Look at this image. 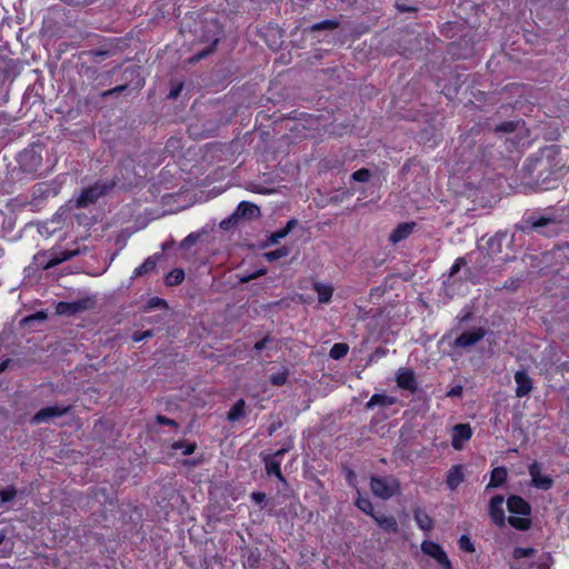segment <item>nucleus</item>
<instances>
[{
	"label": "nucleus",
	"instance_id": "obj_1",
	"mask_svg": "<svg viewBox=\"0 0 569 569\" xmlns=\"http://www.w3.org/2000/svg\"><path fill=\"white\" fill-rule=\"evenodd\" d=\"M558 224L559 221L555 217L541 216L536 218L530 216L523 220L522 224L517 226V228L522 232L529 233L537 231L541 234L551 237L558 233Z\"/></svg>",
	"mask_w": 569,
	"mask_h": 569
},
{
	"label": "nucleus",
	"instance_id": "obj_2",
	"mask_svg": "<svg viewBox=\"0 0 569 569\" xmlns=\"http://www.w3.org/2000/svg\"><path fill=\"white\" fill-rule=\"evenodd\" d=\"M113 181H97L92 186L83 189L76 200L77 208H87L96 203L99 198L107 194L114 188Z\"/></svg>",
	"mask_w": 569,
	"mask_h": 569
},
{
	"label": "nucleus",
	"instance_id": "obj_3",
	"mask_svg": "<svg viewBox=\"0 0 569 569\" xmlns=\"http://www.w3.org/2000/svg\"><path fill=\"white\" fill-rule=\"evenodd\" d=\"M370 490L373 496L388 500L400 490V483L397 478L392 476L378 477L373 476L370 479Z\"/></svg>",
	"mask_w": 569,
	"mask_h": 569
},
{
	"label": "nucleus",
	"instance_id": "obj_4",
	"mask_svg": "<svg viewBox=\"0 0 569 569\" xmlns=\"http://www.w3.org/2000/svg\"><path fill=\"white\" fill-rule=\"evenodd\" d=\"M292 448V440H289L288 445L279 450H277L273 455H261L262 460L264 462V469L268 476H276L280 481L284 482V477L281 472V459L286 452H288Z\"/></svg>",
	"mask_w": 569,
	"mask_h": 569
},
{
	"label": "nucleus",
	"instance_id": "obj_5",
	"mask_svg": "<svg viewBox=\"0 0 569 569\" xmlns=\"http://www.w3.org/2000/svg\"><path fill=\"white\" fill-rule=\"evenodd\" d=\"M41 147H42V144H33L29 148H26L19 154L18 160L24 171L36 172L41 168V166H42Z\"/></svg>",
	"mask_w": 569,
	"mask_h": 569
},
{
	"label": "nucleus",
	"instance_id": "obj_6",
	"mask_svg": "<svg viewBox=\"0 0 569 569\" xmlns=\"http://www.w3.org/2000/svg\"><path fill=\"white\" fill-rule=\"evenodd\" d=\"M96 300L92 297H84L79 300L70 302H59L57 306V313L61 316H73L83 311L93 309Z\"/></svg>",
	"mask_w": 569,
	"mask_h": 569
},
{
	"label": "nucleus",
	"instance_id": "obj_7",
	"mask_svg": "<svg viewBox=\"0 0 569 569\" xmlns=\"http://www.w3.org/2000/svg\"><path fill=\"white\" fill-rule=\"evenodd\" d=\"M421 550L423 553L433 558L441 566L442 569H452L451 561L449 560L446 551L439 543L431 540H425L421 543Z\"/></svg>",
	"mask_w": 569,
	"mask_h": 569
},
{
	"label": "nucleus",
	"instance_id": "obj_8",
	"mask_svg": "<svg viewBox=\"0 0 569 569\" xmlns=\"http://www.w3.org/2000/svg\"><path fill=\"white\" fill-rule=\"evenodd\" d=\"M71 410V406L56 405L51 407L41 408L32 418V425L48 422L53 418H59L67 415Z\"/></svg>",
	"mask_w": 569,
	"mask_h": 569
},
{
	"label": "nucleus",
	"instance_id": "obj_9",
	"mask_svg": "<svg viewBox=\"0 0 569 569\" xmlns=\"http://www.w3.org/2000/svg\"><path fill=\"white\" fill-rule=\"evenodd\" d=\"M487 331L486 329L479 327L473 330L463 331L456 340L455 346L458 348H468L471 346L477 345L479 341H481Z\"/></svg>",
	"mask_w": 569,
	"mask_h": 569
},
{
	"label": "nucleus",
	"instance_id": "obj_10",
	"mask_svg": "<svg viewBox=\"0 0 569 569\" xmlns=\"http://www.w3.org/2000/svg\"><path fill=\"white\" fill-rule=\"evenodd\" d=\"M529 475L531 477V482L536 488L548 490L553 485L551 477L543 476L541 473V466L537 461L529 466Z\"/></svg>",
	"mask_w": 569,
	"mask_h": 569
},
{
	"label": "nucleus",
	"instance_id": "obj_11",
	"mask_svg": "<svg viewBox=\"0 0 569 569\" xmlns=\"http://www.w3.org/2000/svg\"><path fill=\"white\" fill-rule=\"evenodd\" d=\"M472 436V429L468 423L456 425L452 429L451 445L456 450H461L463 442L468 441Z\"/></svg>",
	"mask_w": 569,
	"mask_h": 569
},
{
	"label": "nucleus",
	"instance_id": "obj_12",
	"mask_svg": "<svg viewBox=\"0 0 569 569\" xmlns=\"http://www.w3.org/2000/svg\"><path fill=\"white\" fill-rule=\"evenodd\" d=\"M503 502L505 499L500 495L492 497L489 501V516L498 527L505 526Z\"/></svg>",
	"mask_w": 569,
	"mask_h": 569
},
{
	"label": "nucleus",
	"instance_id": "obj_13",
	"mask_svg": "<svg viewBox=\"0 0 569 569\" xmlns=\"http://www.w3.org/2000/svg\"><path fill=\"white\" fill-rule=\"evenodd\" d=\"M515 381L517 385L516 388V396L519 398L526 397L530 393L532 390L533 383L532 379L529 377V375L523 371L519 370L515 373Z\"/></svg>",
	"mask_w": 569,
	"mask_h": 569
},
{
	"label": "nucleus",
	"instance_id": "obj_14",
	"mask_svg": "<svg viewBox=\"0 0 569 569\" xmlns=\"http://www.w3.org/2000/svg\"><path fill=\"white\" fill-rule=\"evenodd\" d=\"M397 385L405 390L415 392L417 390L416 376L412 370L400 368L397 372Z\"/></svg>",
	"mask_w": 569,
	"mask_h": 569
},
{
	"label": "nucleus",
	"instance_id": "obj_15",
	"mask_svg": "<svg viewBox=\"0 0 569 569\" xmlns=\"http://www.w3.org/2000/svg\"><path fill=\"white\" fill-rule=\"evenodd\" d=\"M508 510L512 515L529 516V503L519 496H511L507 501Z\"/></svg>",
	"mask_w": 569,
	"mask_h": 569
},
{
	"label": "nucleus",
	"instance_id": "obj_16",
	"mask_svg": "<svg viewBox=\"0 0 569 569\" xmlns=\"http://www.w3.org/2000/svg\"><path fill=\"white\" fill-rule=\"evenodd\" d=\"M234 212L238 219H252L258 218L260 216L259 207L248 201L240 202Z\"/></svg>",
	"mask_w": 569,
	"mask_h": 569
},
{
	"label": "nucleus",
	"instance_id": "obj_17",
	"mask_svg": "<svg viewBox=\"0 0 569 569\" xmlns=\"http://www.w3.org/2000/svg\"><path fill=\"white\" fill-rule=\"evenodd\" d=\"M415 223L411 222V223H401L399 224L391 233H390V237H389V240L392 242V243H398L405 239H407L411 232L413 231V228H415Z\"/></svg>",
	"mask_w": 569,
	"mask_h": 569
},
{
	"label": "nucleus",
	"instance_id": "obj_18",
	"mask_svg": "<svg viewBox=\"0 0 569 569\" xmlns=\"http://www.w3.org/2000/svg\"><path fill=\"white\" fill-rule=\"evenodd\" d=\"M463 478L462 467L460 465H456L448 471L446 479L447 486L451 490H456L457 487L463 481Z\"/></svg>",
	"mask_w": 569,
	"mask_h": 569
},
{
	"label": "nucleus",
	"instance_id": "obj_19",
	"mask_svg": "<svg viewBox=\"0 0 569 569\" xmlns=\"http://www.w3.org/2000/svg\"><path fill=\"white\" fill-rule=\"evenodd\" d=\"M507 469L505 467H497L491 471L490 481L487 486V490L490 488H497L502 486L507 480Z\"/></svg>",
	"mask_w": 569,
	"mask_h": 569
},
{
	"label": "nucleus",
	"instance_id": "obj_20",
	"mask_svg": "<svg viewBox=\"0 0 569 569\" xmlns=\"http://www.w3.org/2000/svg\"><path fill=\"white\" fill-rule=\"evenodd\" d=\"M413 518L418 527L423 531H431L433 528V520L422 509L413 511Z\"/></svg>",
	"mask_w": 569,
	"mask_h": 569
},
{
	"label": "nucleus",
	"instance_id": "obj_21",
	"mask_svg": "<svg viewBox=\"0 0 569 569\" xmlns=\"http://www.w3.org/2000/svg\"><path fill=\"white\" fill-rule=\"evenodd\" d=\"M372 518L378 523V526L380 528H382L383 530L392 531V532L398 531V523H397V520L395 519V517L386 516V515H379V516L375 515Z\"/></svg>",
	"mask_w": 569,
	"mask_h": 569
},
{
	"label": "nucleus",
	"instance_id": "obj_22",
	"mask_svg": "<svg viewBox=\"0 0 569 569\" xmlns=\"http://www.w3.org/2000/svg\"><path fill=\"white\" fill-rule=\"evenodd\" d=\"M79 254V250H64L59 253H56L47 263L46 269L58 266L67 260Z\"/></svg>",
	"mask_w": 569,
	"mask_h": 569
},
{
	"label": "nucleus",
	"instance_id": "obj_23",
	"mask_svg": "<svg viewBox=\"0 0 569 569\" xmlns=\"http://www.w3.org/2000/svg\"><path fill=\"white\" fill-rule=\"evenodd\" d=\"M244 408L246 402L243 399H239L233 403V406L230 408L228 412V420L230 421H238L239 419L244 417Z\"/></svg>",
	"mask_w": 569,
	"mask_h": 569
},
{
	"label": "nucleus",
	"instance_id": "obj_24",
	"mask_svg": "<svg viewBox=\"0 0 569 569\" xmlns=\"http://www.w3.org/2000/svg\"><path fill=\"white\" fill-rule=\"evenodd\" d=\"M315 290L318 293V300L320 303H328L332 296V288L328 284L316 283Z\"/></svg>",
	"mask_w": 569,
	"mask_h": 569
},
{
	"label": "nucleus",
	"instance_id": "obj_25",
	"mask_svg": "<svg viewBox=\"0 0 569 569\" xmlns=\"http://www.w3.org/2000/svg\"><path fill=\"white\" fill-rule=\"evenodd\" d=\"M184 279V271L182 269H173L166 276V284L169 287L181 283Z\"/></svg>",
	"mask_w": 569,
	"mask_h": 569
},
{
	"label": "nucleus",
	"instance_id": "obj_26",
	"mask_svg": "<svg viewBox=\"0 0 569 569\" xmlns=\"http://www.w3.org/2000/svg\"><path fill=\"white\" fill-rule=\"evenodd\" d=\"M156 260L152 257H149L144 260V262L134 269L133 276L134 277H141L143 274H147L156 269Z\"/></svg>",
	"mask_w": 569,
	"mask_h": 569
},
{
	"label": "nucleus",
	"instance_id": "obj_27",
	"mask_svg": "<svg viewBox=\"0 0 569 569\" xmlns=\"http://www.w3.org/2000/svg\"><path fill=\"white\" fill-rule=\"evenodd\" d=\"M510 526L518 530H527L530 527V519L527 517H517V516H510L508 519Z\"/></svg>",
	"mask_w": 569,
	"mask_h": 569
},
{
	"label": "nucleus",
	"instance_id": "obj_28",
	"mask_svg": "<svg viewBox=\"0 0 569 569\" xmlns=\"http://www.w3.org/2000/svg\"><path fill=\"white\" fill-rule=\"evenodd\" d=\"M395 402V400L386 395H379V393H376L373 395L370 400L368 401L367 403V407L368 408H372L373 406L376 405H381V406H390Z\"/></svg>",
	"mask_w": 569,
	"mask_h": 569
},
{
	"label": "nucleus",
	"instance_id": "obj_29",
	"mask_svg": "<svg viewBox=\"0 0 569 569\" xmlns=\"http://www.w3.org/2000/svg\"><path fill=\"white\" fill-rule=\"evenodd\" d=\"M17 489L13 486H8L3 489H0V503L7 505L17 497Z\"/></svg>",
	"mask_w": 569,
	"mask_h": 569
},
{
	"label": "nucleus",
	"instance_id": "obj_30",
	"mask_svg": "<svg viewBox=\"0 0 569 569\" xmlns=\"http://www.w3.org/2000/svg\"><path fill=\"white\" fill-rule=\"evenodd\" d=\"M349 347L346 343H335L330 349V357L335 360L343 358L348 353Z\"/></svg>",
	"mask_w": 569,
	"mask_h": 569
},
{
	"label": "nucleus",
	"instance_id": "obj_31",
	"mask_svg": "<svg viewBox=\"0 0 569 569\" xmlns=\"http://www.w3.org/2000/svg\"><path fill=\"white\" fill-rule=\"evenodd\" d=\"M356 506L365 513L375 516L373 506L369 498L359 496L356 500Z\"/></svg>",
	"mask_w": 569,
	"mask_h": 569
},
{
	"label": "nucleus",
	"instance_id": "obj_32",
	"mask_svg": "<svg viewBox=\"0 0 569 569\" xmlns=\"http://www.w3.org/2000/svg\"><path fill=\"white\" fill-rule=\"evenodd\" d=\"M288 369L283 368L281 371L270 376V382L277 387L283 386L288 380Z\"/></svg>",
	"mask_w": 569,
	"mask_h": 569
},
{
	"label": "nucleus",
	"instance_id": "obj_33",
	"mask_svg": "<svg viewBox=\"0 0 569 569\" xmlns=\"http://www.w3.org/2000/svg\"><path fill=\"white\" fill-rule=\"evenodd\" d=\"M289 252L290 251L287 247H281L277 250L266 252L263 256L268 261L272 262L280 258L287 257L289 254Z\"/></svg>",
	"mask_w": 569,
	"mask_h": 569
},
{
	"label": "nucleus",
	"instance_id": "obj_34",
	"mask_svg": "<svg viewBox=\"0 0 569 569\" xmlns=\"http://www.w3.org/2000/svg\"><path fill=\"white\" fill-rule=\"evenodd\" d=\"M339 23L336 20H323L321 22L315 23L311 26V31H321V30H333L338 28Z\"/></svg>",
	"mask_w": 569,
	"mask_h": 569
},
{
	"label": "nucleus",
	"instance_id": "obj_35",
	"mask_svg": "<svg viewBox=\"0 0 569 569\" xmlns=\"http://www.w3.org/2000/svg\"><path fill=\"white\" fill-rule=\"evenodd\" d=\"M536 549L517 547L513 549L512 556L515 559L530 558L535 556Z\"/></svg>",
	"mask_w": 569,
	"mask_h": 569
},
{
	"label": "nucleus",
	"instance_id": "obj_36",
	"mask_svg": "<svg viewBox=\"0 0 569 569\" xmlns=\"http://www.w3.org/2000/svg\"><path fill=\"white\" fill-rule=\"evenodd\" d=\"M458 543H459L460 549H462L463 551L475 552V546L468 536L462 535L459 538Z\"/></svg>",
	"mask_w": 569,
	"mask_h": 569
},
{
	"label": "nucleus",
	"instance_id": "obj_37",
	"mask_svg": "<svg viewBox=\"0 0 569 569\" xmlns=\"http://www.w3.org/2000/svg\"><path fill=\"white\" fill-rule=\"evenodd\" d=\"M351 178L358 182H367L370 178V171L366 168L359 169L352 173Z\"/></svg>",
	"mask_w": 569,
	"mask_h": 569
},
{
	"label": "nucleus",
	"instance_id": "obj_38",
	"mask_svg": "<svg viewBox=\"0 0 569 569\" xmlns=\"http://www.w3.org/2000/svg\"><path fill=\"white\" fill-rule=\"evenodd\" d=\"M287 236L288 234L286 233V231L283 229H280L268 237L266 246L277 244L281 239H283Z\"/></svg>",
	"mask_w": 569,
	"mask_h": 569
},
{
	"label": "nucleus",
	"instance_id": "obj_39",
	"mask_svg": "<svg viewBox=\"0 0 569 569\" xmlns=\"http://www.w3.org/2000/svg\"><path fill=\"white\" fill-rule=\"evenodd\" d=\"M198 240H199L198 233H190L180 242V248L188 249L191 246H193Z\"/></svg>",
	"mask_w": 569,
	"mask_h": 569
},
{
	"label": "nucleus",
	"instance_id": "obj_40",
	"mask_svg": "<svg viewBox=\"0 0 569 569\" xmlns=\"http://www.w3.org/2000/svg\"><path fill=\"white\" fill-rule=\"evenodd\" d=\"M148 308L149 309H164V308H167V302H166V300H163L161 298L154 297L148 301Z\"/></svg>",
	"mask_w": 569,
	"mask_h": 569
},
{
	"label": "nucleus",
	"instance_id": "obj_41",
	"mask_svg": "<svg viewBox=\"0 0 569 569\" xmlns=\"http://www.w3.org/2000/svg\"><path fill=\"white\" fill-rule=\"evenodd\" d=\"M173 449H182V453L187 456V455H191L194 452L196 443L192 442V443H188V445L183 446L182 442L178 441L173 445Z\"/></svg>",
	"mask_w": 569,
	"mask_h": 569
},
{
	"label": "nucleus",
	"instance_id": "obj_42",
	"mask_svg": "<svg viewBox=\"0 0 569 569\" xmlns=\"http://www.w3.org/2000/svg\"><path fill=\"white\" fill-rule=\"evenodd\" d=\"M519 122H505L498 127H496V131L498 132H512L519 126Z\"/></svg>",
	"mask_w": 569,
	"mask_h": 569
},
{
	"label": "nucleus",
	"instance_id": "obj_43",
	"mask_svg": "<svg viewBox=\"0 0 569 569\" xmlns=\"http://www.w3.org/2000/svg\"><path fill=\"white\" fill-rule=\"evenodd\" d=\"M238 221V217L236 216V212H233L230 217L223 219L220 222V228L223 230H228L231 226L236 224Z\"/></svg>",
	"mask_w": 569,
	"mask_h": 569
},
{
	"label": "nucleus",
	"instance_id": "obj_44",
	"mask_svg": "<svg viewBox=\"0 0 569 569\" xmlns=\"http://www.w3.org/2000/svg\"><path fill=\"white\" fill-rule=\"evenodd\" d=\"M466 264V260L465 258H458L455 263L451 266L450 268V271H449V276L450 277H453L455 274H457L461 267Z\"/></svg>",
	"mask_w": 569,
	"mask_h": 569
},
{
	"label": "nucleus",
	"instance_id": "obj_45",
	"mask_svg": "<svg viewBox=\"0 0 569 569\" xmlns=\"http://www.w3.org/2000/svg\"><path fill=\"white\" fill-rule=\"evenodd\" d=\"M264 273H266V269H263V268L259 269L253 273L241 277L240 282H242V283L249 282L250 280L257 279L260 276H263Z\"/></svg>",
	"mask_w": 569,
	"mask_h": 569
},
{
	"label": "nucleus",
	"instance_id": "obj_46",
	"mask_svg": "<svg viewBox=\"0 0 569 569\" xmlns=\"http://www.w3.org/2000/svg\"><path fill=\"white\" fill-rule=\"evenodd\" d=\"M156 420H157V422L159 425H166V426H171V427H177L178 426V423L174 420L169 419V418H167L164 416H161V415H158Z\"/></svg>",
	"mask_w": 569,
	"mask_h": 569
},
{
	"label": "nucleus",
	"instance_id": "obj_47",
	"mask_svg": "<svg viewBox=\"0 0 569 569\" xmlns=\"http://www.w3.org/2000/svg\"><path fill=\"white\" fill-rule=\"evenodd\" d=\"M251 499L257 505H260L266 500V493L261 491H254L251 493Z\"/></svg>",
	"mask_w": 569,
	"mask_h": 569
},
{
	"label": "nucleus",
	"instance_id": "obj_48",
	"mask_svg": "<svg viewBox=\"0 0 569 569\" xmlns=\"http://www.w3.org/2000/svg\"><path fill=\"white\" fill-rule=\"evenodd\" d=\"M270 336H266L263 339L259 340L254 343L253 349L256 351H261L267 347V343L270 341Z\"/></svg>",
	"mask_w": 569,
	"mask_h": 569
},
{
	"label": "nucleus",
	"instance_id": "obj_49",
	"mask_svg": "<svg viewBox=\"0 0 569 569\" xmlns=\"http://www.w3.org/2000/svg\"><path fill=\"white\" fill-rule=\"evenodd\" d=\"M518 286H519V280L510 279V280L506 281L503 287L506 289L516 290L518 288Z\"/></svg>",
	"mask_w": 569,
	"mask_h": 569
},
{
	"label": "nucleus",
	"instance_id": "obj_50",
	"mask_svg": "<svg viewBox=\"0 0 569 569\" xmlns=\"http://www.w3.org/2000/svg\"><path fill=\"white\" fill-rule=\"evenodd\" d=\"M150 337H152V331L147 330V331L140 333V335L136 333L133 336V339H134V341H141V340H143L146 338H150Z\"/></svg>",
	"mask_w": 569,
	"mask_h": 569
},
{
	"label": "nucleus",
	"instance_id": "obj_51",
	"mask_svg": "<svg viewBox=\"0 0 569 569\" xmlns=\"http://www.w3.org/2000/svg\"><path fill=\"white\" fill-rule=\"evenodd\" d=\"M36 319L43 320V319H46V315L42 313V312H38L36 315H32V316H29V317L24 318L23 321L24 322H30V321L36 320Z\"/></svg>",
	"mask_w": 569,
	"mask_h": 569
},
{
	"label": "nucleus",
	"instance_id": "obj_52",
	"mask_svg": "<svg viewBox=\"0 0 569 569\" xmlns=\"http://www.w3.org/2000/svg\"><path fill=\"white\" fill-rule=\"evenodd\" d=\"M296 224H297V220L296 219H290L287 222L286 227L282 228V229L286 231L287 234H289V232L296 227Z\"/></svg>",
	"mask_w": 569,
	"mask_h": 569
},
{
	"label": "nucleus",
	"instance_id": "obj_53",
	"mask_svg": "<svg viewBox=\"0 0 569 569\" xmlns=\"http://www.w3.org/2000/svg\"><path fill=\"white\" fill-rule=\"evenodd\" d=\"M462 393V388L460 386L452 388L447 395L449 397H459Z\"/></svg>",
	"mask_w": 569,
	"mask_h": 569
},
{
	"label": "nucleus",
	"instance_id": "obj_54",
	"mask_svg": "<svg viewBox=\"0 0 569 569\" xmlns=\"http://www.w3.org/2000/svg\"><path fill=\"white\" fill-rule=\"evenodd\" d=\"M280 427H281V422L280 421L271 423L269 426V428H268V435L272 436L273 432H276Z\"/></svg>",
	"mask_w": 569,
	"mask_h": 569
},
{
	"label": "nucleus",
	"instance_id": "obj_55",
	"mask_svg": "<svg viewBox=\"0 0 569 569\" xmlns=\"http://www.w3.org/2000/svg\"><path fill=\"white\" fill-rule=\"evenodd\" d=\"M181 88H182V84H180L177 89L171 90V91L169 92L168 97H169L170 99H176V98L179 96V93H180V91H181Z\"/></svg>",
	"mask_w": 569,
	"mask_h": 569
},
{
	"label": "nucleus",
	"instance_id": "obj_56",
	"mask_svg": "<svg viewBox=\"0 0 569 569\" xmlns=\"http://www.w3.org/2000/svg\"><path fill=\"white\" fill-rule=\"evenodd\" d=\"M124 89H126V86H118V87H116V88H113V89H111V90L107 91V92L104 93V96L112 94V93H116V92H121V91H123Z\"/></svg>",
	"mask_w": 569,
	"mask_h": 569
},
{
	"label": "nucleus",
	"instance_id": "obj_57",
	"mask_svg": "<svg viewBox=\"0 0 569 569\" xmlns=\"http://www.w3.org/2000/svg\"><path fill=\"white\" fill-rule=\"evenodd\" d=\"M11 360L8 359V360H4L2 362H0V373H2L7 368H8V365Z\"/></svg>",
	"mask_w": 569,
	"mask_h": 569
},
{
	"label": "nucleus",
	"instance_id": "obj_58",
	"mask_svg": "<svg viewBox=\"0 0 569 569\" xmlns=\"http://www.w3.org/2000/svg\"><path fill=\"white\" fill-rule=\"evenodd\" d=\"M375 355L378 356V357H382V356L386 355V349L377 348L376 351H375Z\"/></svg>",
	"mask_w": 569,
	"mask_h": 569
},
{
	"label": "nucleus",
	"instance_id": "obj_59",
	"mask_svg": "<svg viewBox=\"0 0 569 569\" xmlns=\"http://www.w3.org/2000/svg\"><path fill=\"white\" fill-rule=\"evenodd\" d=\"M250 190L254 191V192H258V193H268L270 192L269 190H264V189H259V188H250Z\"/></svg>",
	"mask_w": 569,
	"mask_h": 569
},
{
	"label": "nucleus",
	"instance_id": "obj_60",
	"mask_svg": "<svg viewBox=\"0 0 569 569\" xmlns=\"http://www.w3.org/2000/svg\"><path fill=\"white\" fill-rule=\"evenodd\" d=\"M355 478H356L355 472H353V471H351V470H350V471H348V479H349V481H351V480H352V479H355Z\"/></svg>",
	"mask_w": 569,
	"mask_h": 569
},
{
	"label": "nucleus",
	"instance_id": "obj_61",
	"mask_svg": "<svg viewBox=\"0 0 569 569\" xmlns=\"http://www.w3.org/2000/svg\"><path fill=\"white\" fill-rule=\"evenodd\" d=\"M306 122L313 124L316 122V119L312 117H309L308 119H306Z\"/></svg>",
	"mask_w": 569,
	"mask_h": 569
},
{
	"label": "nucleus",
	"instance_id": "obj_62",
	"mask_svg": "<svg viewBox=\"0 0 569 569\" xmlns=\"http://www.w3.org/2000/svg\"><path fill=\"white\" fill-rule=\"evenodd\" d=\"M538 569H549L546 563H539Z\"/></svg>",
	"mask_w": 569,
	"mask_h": 569
},
{
	"label": "nucleus",
	"instance_id": "obj_63",
	"mask_svg": "<svg viewBox=\"0 0 569 569\" xmlns=\"http://www.w3.org/2000/svg\"><path fill=\"white\" fill-rule=\"evenodd\" d=\"M6 535L3 532H0V545L4 541Z\"/></svg>",
	"mask_w": 569,
	"mask_h": 569
},
{
	"label": "nucleus",
	"instance_id": "obj_64",
	"mask_svg": "<svg viewBox=\"0 0 569 569\" xmlns=\"http://www.w3.org/2000/svg\"><path fill=\"white\" fill-rule=\"evenodd\" d=\"M170 246H171V243L166 242V243L162 244V249L167 250L168 248H170Z\"/></svg>",
	"mask_w": 569,
	"mask_h": 569
}]
</instances>
